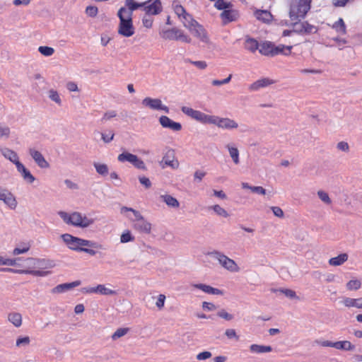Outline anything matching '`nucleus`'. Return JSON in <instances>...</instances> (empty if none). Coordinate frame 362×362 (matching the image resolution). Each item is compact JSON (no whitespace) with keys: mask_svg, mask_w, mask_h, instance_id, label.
<instances>
[{"mask_svg":"<svg viewBox=\"0 0 362 362\" xmlns=\"http://www.w3.org/2000/svg\"><path fill=\"white\" fill-rule=\"evenodd\" d=\"M181 110L187 116L202 124H214L219 128L229 130L237 129L238 127V124L234 119L230 118H223L214 115H206L199 110H196L187 106L182 107Z\"/></svg>","mask_w":362,"mask_h":362,"instance_id":"1","label":"nucleus"},{"mask_svg":"<svg viewBox=\"0 0 362 362\" xmlns=\"http://www.w3.org/2000/svg\"><path fill=\"white\" fill-rule=\"evenodd\" d=\"M58 215L66 224L75 227L86 228L94 223V219L89 218L78 211L69 214L66 211H60L58 212Z\"/></svg>","mask_w":362,"mask_h":362,"instance_id":"2","label":"nucleus"},{"mask_svg":"<svg viewBox=\"0 0 362 362\" xmlns=\"http://www.w3.org/2000/svg\"><path fill=\"white\" fill-rule=\"evenodd\" d=\"M117 16L120 21L118 33L126 37L132 36L134 34V28L132 19V12L125 8H121Z\"/></svg>","mask_w":362,"mask_h":362,"instance_id":"3","label":"nucleus"},{"mask_svg":"<svg viewBox=\"0 0 362 362\" xmlns=\"http://www.w3.org/2000/svg\"><path fill=\"white\" fill-rule=\"evenodd\" d=\"M312 0H293L290 6L289 17L291 21L303 18L310 8Z\"/></svg>","mask_w":362,"mask_h":362,"instance_id":"4","label":"nucleus"},{"mask_svg":"<svg viewBox=\"0 0 362 362\" xmlns=\"http://www.w3.org/2000/svg\"><path fill=\"white\" fill-rule=\"evenodd\" d=\"M127 211L132 212L135 217V219H132L129 216H127L130 220L135 221L134 224V228L139 230L141 233L149 234L151 230V224L144 219L143 216L139 211H136L132 208L127 206H122L121 208V213L124 214Z\"/></svg>","mask_w":362,"mask_h":362,"instance_id":"5","label":"nucleus"},{"mask_svg":"<svg viewBox=\"0 0 362 362\" xmlns=\"http://www.w3.org/2000/svg\"><path fill=\"white\" fill-rule=\"evenodd\" d=\"M27 269H20L14 271L10 268H2L1 271H8V272H14L18 274H32L35 276H45L49 272L37 270V259L33 257H29L25 259Z\"/></svg>","mask_w":362,"mask_h":362,"instance_id":"6","label":"nucleus"},{"mask_svg":"<svg viewBox=\"0 0 362 362\" xmlns=\"http://www.w3.org/2000/svg\"><path fill=\"white\" fill-rule=\"evenodd\" d=\"M209 255L216 259L225 269L230 272H238L240 271V267L237 263L223 253L218 250H214L209 252Z\"/></svg>","mask_w":362,"mask_h":362,"instance_id":"7","label":"nucleus"},{"mask_svg":"<svg viewBox=\"0 0 362 362\" xmlns=\"http://www.w3.org/2000/svg\"><path fill=\"white\" fill-rule=\"evenodd\" d=\"M189 31L204 46L210 47L212 45L213 43L209 37L208 32L202 25L197 23L195 24L194 27L191 28Z\"/></svg>","mask_w":362,"mask_h":362,"instance_id":"8","label":"nucleus"},{"mask_svg":"<svg viewBox=\"0 0 362 362\" xmlns=\"http://www.w3.org/2000/svg\"><path fill=\"white\" fill-rule=\"evenodd\" d=\"M118 161L121 163L129 162L132 163L135 168L139 170H146L147 168L144 162L139 158L136 155L132 154L129 152H123L117 156Z\"/></svg>","mask_w":362,"mask_h":362,"instance_id":"9","label":"nucleus"},{"mask_svg":"<svg viewBox=\"0 0 362 362\" xmlns=\"http://www.w3.org/2000/svg\"><path fill=\"white\" fill-rule=\"evenodd\" d=\"M294 33L300 34H313L317 32V28L308 23L307 21L301 22L300 20L292 21Z\"/></svg>","mask_w":362,"mask_h":362,"instance_id":"10","label":"nucleus"},{"mask_svg":"<svg viewBox=\"0 0 362 362\" xmlns=\"http://www.w3.org/2000/svg\"><path fill=\"white\" fill-rule=\"evenodd\" d=\"M141 103L144 107H148L153 110H163L166 113L169 112L168 107L163 105L161 100L158 98L146 97L142 100Z\"/></svg>","mask_w":362,"mask_h":362,"instance_id":"11","label":"nucleus"},{"mask_svg":"<svg viewBox=\"0 0 362 362\" xmlns=\"http://www.w3.org/2000/svg\"><path fill=\"white\" fill-rule=\"evenodd\" d=\"M0 200L3 201L11 209H15L17 206V201L13 194L6 189L0 190Z\"/></svg>","mask_w":362,"mask_h":362,"instance_id":"12","label":"nucleus"},{"mask_svg":"<svg viewBox=\"0 0 362 362\" xmlns=\"http://www.w3.org/2000/svg\"><path fill=\"white\" fill-rule=\"evenodd\" d=\"M30 156L34 160L35 163L40 168H49V163L46 160L43 155L37 150L30 148L28 150Z\"/></svg>","mask_w":362,"mask_h":362,"instance_id":"13","label":"nucleus"},{"mask_svg":"<svg viewBox=\"0 0 362 362\" xmlns=\"http://www.w3.org/2000/svg\"><path fill=\"white\" fill-rule=\"evenodd\" d=\"M159 122L163 128H168L175 132H179L182 129V125L180 123L174 122L165 115L160 117Z\"/></svg>","mask_w":362,"mask_h":362,"instance_id":"14","label":"nucleus"},{"mask_svg":"<svg viewBox=\"0 0 362 362\" xmlns=\"http://www.w3.org/2000/svg\"><path fill=\"white\" fill-rule=\"evenodd\" d=\"M0 153L6 159L13 163L16 167L21 163L17 153L11 148L0 146Z\"/></svg>","mask_w":362,"mask_h":362,"instance_id":"15","label":"nucleus"},{"mask_svg":"<svg viewBox=\"0 0 362 362\" xmlns=\"http://www.w3.org/2000/svg\"><path fill=\"white\" fill-rule=\"evenodd\" d=\"M61 238L67 245L69 248L72 250L81 251V249H83V247H80L78 245V237L73 236L69 233H65L61 235Z\"/></svg>","mask_w":362,"mask_h":362,"instance_id":"16","label":"nucleus"},{"mask_svg":"<svg viewBox=\"0 0 362 362\" xmlns=\"http://www.w3.org/2000/svg\"><path fill=\"white\" fill-rule=\"evenodd\" d=\"M192 288L202 290L203 292L211 295H223V291L204 284H192Z\"/></svg>","mask_w":362,"mask_h":362,"instance_id":"17","label":"nucleus"},{"mask_svg":"<svg viewBox=\"0 0 362 362\" xmlns=\"http://www.w3.org/2000/svg\"><path fill=\"white\" fill-rule=\"evenodd\" d=\"M144 11L147 16L157 15L162 11V5L160 0H153V2L148 5L144 6Z\"/></svg>","mask_w":362,"mask_h":362,"instance_id":"18","label":"nucleus"},{"mask_svg":"<svg viewBox=\"0 0 362 362\" xmlns=\"http://www.w3.org/2000/svg\"><path fill=\"white\" fill-rule=\"evenodd\" d=\"M164 162L165 165L171 167L173 169L179 168V162L175 158V153L173 150H168L163 157L162 163Z\"/></svg>","mask_w":362,"mask_h":362,"instance_id":"19","label":"nucleus"},{"mask_svg":"<svg viewBox=\"0 0 362 362\" xmlns=\"http://www.w3.org/2000/svg\"><path fill=\"white\" fill-rule=\"evenodd\" d=\"M81 284V281H75L71 283H66L59 284L51 291L52 293H62L66 291L71 290L76 286H80Z\"/></svg>","mask_w":362,"mask_h":362,"instance_id":"20","label":"nucleus"},{"mask_svg":"<svg viewBox=\"0 0 362 362\" xmlns=\"http://www.w3.org/2000/svg\"><path fill=\"white\" fill-rule=\"evenodd\" d=\"M274 81L268 78H260L252 83H251L248 89L250 91H257L260 88H265L271 84H272Z\"/></svg>","mask_w":362,"mask_h":362,"instance_id":"21","label":"nucleus"},{"mask_svg":"<svg viewBox=\"0 0 362 362\" xmlns=\"http://www.w3.org/2000/svg\"><path fill=\"white\" fill-rule=\"evenodd\" d=\"M342 304L348 308H356L362 310V298H352L349 297H345L341 301Z\"/></svg>","mask_w":362,"mask_h":362,"instance_id":"22","label":"nucleus"},{"mask_svg":"<svg viewBox=\"0 0 362 362\" xmlns=\"http://www.w3.org/2000/svg\"><path fill=\"white\" fill-rule=\"evenodd\" d=\"M7 320L16 328L20 327L23 324L22 315L18 312H11L8 313Z\"/></svg>","mask_w":362,"mask_h":362,"instance_id":"23","label":"nucleus"},{"mask_svg":"<svg viewBox=\"0 0 362 362\" xmlns=\"http://www.w3.org/2000/svg\"><path fill=\"white\" fill-rule=\"evenodd\" d=\"M17 170L21 174V176L23 178L28 182V183L31 184L35 180V177L30 173V172L23 165V163H20L16 166Z\"/></svg>","mask_w":362,"mask_h":362,"instance_id":"24","label":"nucleus"},{"mask_svg":"<svg viewBox=\"0 0 362 362\" xmlns=\"http://www.w3.org/2000/svg\"><path fill=\"white\" fill-rule=\"evenodd\" d=\"M274 45L270 42H264L259 45V52L262 55L274 57Z\"/></svg>","mask_w":362,"mask_h":362,"instance_id":"25","label":"nucleus"},{"mask_svg":"<svg viewBox=\"0 0 362 362\" xmlns=\"http://www.w3.org/2000/svg\"><path fill=\"white\" fill-rule=\"evenodd\" d=\"M349 259L347 253H341L338 256L332 257L329 259L328 263L332 267H339L344 264Z\"/></svg>","mask_w":362,"mask_h":362,"instance_id":"26","label":"nucleus"},{"mask_svg":"<svg viewBox=\"0 0 362 362\" xmlns=\"http://www.w3.org/2000/svg\"><path fill=\"white\" fill-rule=\"evenodd\" d=\"M226 148L228 149L229 155L234 164L238 165L240 163V153L238 148L233 144H226Z\"/></svg>","mask_w":362,"mask_h":362,"instance_id":"27","label":"nucleus"},{"mask_svg":"<svg viewBox=\"0 0 362 362\" xmlns=\"http://www.w3.org/2000/svg\"><path fill=\"white\" fill-rule=\"evenodd\" d=\"M250 351L254 354L269 353L272 351L271 346L260 345L257 344H251L249 347Z\"/></svg>","mask_w":362,"mask_h":362,"instance_id":"28","label":"nucleus"},{"mask_svg":"<svg viewBox=\"0 0 362 362\" xmlns=\"http://www.w3.org/2000/svg\"><path fill=\"white\" fill-rule=\"evenodd\" d=\"M236 17H237V13L235 11L230 10V9L224 10L221 13V18L224 24H226V23H228L230 22L235 21L236 19Z\"/></svg>","mask_w":362,"mask_h":362,"instance_id":"29","label":"nucleus"},{"mask_svg":"<svg viewBox=\"0 0 362 362\" xmlns=\"http://www.w3.org/2000/svg\"><path fill=\"white\" fill-rule=\"evenodd\" d=\"M355 348V346L348 340L335 341L334 349L337 350L352 351Z\"/></svg>","mask_w":362,"mask_h":362,"instance_id":"30","label":"nucleus"},{"mask_svg":"<svg viewBox=\"0 0 362 362\" xmlns=\"http://www.w3.org/2000/svg\"><path fill=\"white\" fill-rule=\"evenodd\" d=\"M180 20L182 22L184 27L188 29V30L191 28L194 27L195 24L198 23L195 19H194L192 16L187 12L182 16Z\"/></svg>","mask_w":362,"mask_h":362,"instance_id":"31","label":"nucleus"},{"mask_svg":"<svg viewBox=\"0 0 362 362\" xmlns=\"http://www.w3.org/2000/svg\"><path fill=\"white\" fill-rule=\"evenodd\" d=\"M160 199L169 207L178 208L180 206L177 199L170 194H162L160 196Z\"/></svg>","mask_w":362,"mask_h":362,"instance_id":"32","label":"nucleus"},{"mask_svg":"<svg viewBox=\"0 0 362 362\" xmlns=\"http://www.w3.org/2000/svg\"><path fill=\"white\" fill-rule=\"evenodd\" d=\"M255 16L263 23H269L272 20V15L266 10L257 11L255 12Z\"/></svg>","mask_w":362,"mask_h":362,"instance_id":"33","label":"nucleus"},{"mask_svg":"<svg viewBox=\"0 0 362 362\" xmlns=\"http://www.w3.org/2000/svg\"><path fill=\"white\" fill-rule=\"evenodd\" d=\"M78 245L80 247H90L99 250H103V246L98 243L78 238Z\"/></svg>","mask_w":362,"mask_h":362,"instance_id":"34","label":"nucleus"},{"mask_svg":"<svg viewBox=\"0 0 362 362\" xmlns=\"http://www.w3.org/2000/svg\"><path fill=\"white\" fill-rule=\"evenodd\" d=\"M55 266L54 262L50 259H37V270L51 269Z\"/></svg>","mask_w":362,"mask_h":362,"instance_id":"35","label":"nucleus"},{"mask_svg":"<svg viewBox=\"0 0 362 362\" xmlns=\"http://www.w3.org/2000/svg\"><path fill=\"white\" fill-rule=\"evenodd\" d=\"M292 49V46H286L283 45H279L278 46L274 45V56H276L279 54H283L284 55H288L291 53Z\"/></svg>","mask_w":362,"mask_h":362,"instance_id":"36","label":"nucleus"},{"mask_svg":"<svg viewBox=\"0 0 362 362\" xmlns=\"http://www.w3.org/2000/svg\"><path fill=\"white\" fill-rule=\"evenodd\" d=\"M245 49L250 51L251 52H255L256 50H259V45L258 42L253 38H247L245 40Z\"/></svg>","mask_w":362,"mask_h":362,"instance_id":"37","label":"nucleus"},{"mask_svg":"<svg viewBox=\"0 0 362 362\" xmlns=\"http://www.w3.org/2000/svg\"><path fill=\"white\" fill-rule=\"evenodd\" d=\"M47 96L52 101L54 102L57 105H62V99L59 96V93L56 90L53 88L49 89L47 92Z\"/></svg>","mask_w":362,"mask_h":362,"instance_id":"38","label":"nucleus"},{"mask_svg":"<svg viewBox=\"0 0 362 362\" xmlns=\"http://www.w3.org/2000/svg\"><path fill=\"white\" fill-rule=\"evenodd\" d=\"M96 172L102 175V176H106L109 173V168L107 165L105 163H94L93 164Z\"/></svg>","mask_w":362,"mask_h":362,"instance_id":"39","label":"nucleus"},{"mask_svg":"<svg viewBox=\"0 0 362 362\" xmlns=\"http://www.w3.org/2000/svg\"><path fill=\"white\" fill-rule=\"evenodd\" d=\"M177 30L178 28H173L163 31L162 37L165 40H176L177 33L175 31Z\"/></svg>","mask_w":362,"mask_h":362,"instance_id":"40","label":"nucleus"},{"mask_svg":"<svg viewBox=\"0 0 362 362\" xmlns=\"http://www.w3.org/2000/svg\"><path fill=\"white\" fill-rule=\"evenodd\" d=\"M149 1H146L144 3H136L133 0H126L125 4L126 6L129 8L127 11H130L132 13L133 11L139 8V7L144 6Z\"/></svg>","mask_w":362,"mask_h":362,"instance_id":"41","label":"nucleus"},{"mask_svg":"<svg viewBox=\"0 0 362 362\" xmlns=\"http://www.w3.org/2000/svg\"><path fill=\"white\" fill-rule=\"evenodd\" d=\"M115 136V132L112 129H107L105 132L101 133V139L105 144L110 143Z\"/></svg>","mask_w":362,"mask_h":362,"instance_id":"42","label":"nucleus"},{"mask_svg":"<svg viewBox=\"0 0 362 362\" xmlns=\"http://www.w3.org/2000/svg\"><path fill=\"white\" fill-rule=\"evenodd\" d=\"M209 209H212L217 215L227 218L229 216L228 213L223 207L218 204H215L209 207Z\"/></svg>","mask_w":362,"mask_h":362,"instance_id":"43","label":"nucleus"},{"mask_svg":"<svg viewBox=\"0 0 362 362\" xmlns=\"http://www.w3.org/2000/svg\"><path fill=\"white\" fill-rule=\"evenodd\" d=\"M97 293L105 295V296H110L115 295L116 293L115 291H113L109 288H107L103 284H99L97 286Z\"/></svg>","mask_w":362,"mask_h":362,"instance_id":"44","label":"nucleus"},{"mask_svg":"<svg viewBox=\"0 0 362 362\" xmlns=\"http://www.w3.org/2000/svg\"><path fill=\"white\" fill-rule=\"evenodd\" d=\"M346 286L349 291H357L361 286V281L358 279H351L346 283Z\"/></svg>","mask_w":362,"mask_h":362,"instance_id":"45","label":"nucleus"},{"mask_svg":"<svg viewBox=\"0 0 362 362\" xmlns=\"http://www.w3.org/2000/svg\"><path fill=\"white\" fill-rule=\"evenodd\" d=\"M173 8L175 13H176V15L178 16V18L180 19H181L182 16H184L187 13L186 10L184 8V7L182 5L179 4V3L177 1H174L173 3Z\"/></svg>","mask_w":362,"mask_h":362,"instance_id":"46","label":"nucleus"},{"mask_svg":"<svg viewBox=\"0 0 362 362\" xmlns=\"http://www.w3.org/2000/svg\"><path fill=\"white\" fill-rule=\"evenodd\" d=\"M175 32L177 33L176 40H180L185 43H191L192 38L187 34H185L182 30L178 29Z\"/></svg>","mask_w":362,"mask_h":362,"instance_id":"47","label":"nucleus"},{"mask_svg":"<svg viewBox=\"0 0 362 362\" xmlns=\"http://www.w3.org/2000/svg\"><path fill=\"white\" fill-rule=\"evenodd\" d=\"M333 28L336 30L337 32L344 35L346 33V25L342 18H339L337 22L333 25Z\"/></svg>","mask_w":362,"mask_h":362,"instance_id":"48","label":"nucleus"},{"mask_svg":"<svg viewBox=\"0 0 362 362\" xmlns=\"http://www.w3.org/2000/svg\"><path fill=\"white\" fill-rule=\"evenodd\" d=\"M129 332V328H119L117 329L111 336V338L113 341H115L127 334Z\"/></svg>","mask_w":362,"mask_h":362,"instance_id":"49","label":"nucleus"},{"mask_svg":"<svg viewBox=\"0 0 362 362\" xmlns=\"http://www.w3.org/2000/svg\"><path fill=\"white\" fill-rule=\"evenodd\" d=\"M30 343V339L28 336L19 337L16 341V346L17 347L28 346Z\"/></svg>","mask_w":362,"mask_h":362,"instance_id":"50","label":"nucleus"},{"mask_svg":"<svg viewBox=\"0 0 362 362\" xmlns=\"http://www.w3.org/2000/svg\"><path fill=\"white\" fill-rule=\"evenodd\" d=\"M134 240V237L131 234V232L128 230H125L120 236V242L122 243H126Z\"/></svg>","mask_w":362,"mask_h":362,"instance_id":"51","label":"nucleus"},{"mask_svg":"<svg viewBox=\"0 0 362 362\" xmlns=\"http://www.w3.org/2000/svg\"><path fill=\"white\" fill-rule=\"evenodd\" d=\"M317 196L319 199L325 204H330L332 203V200L326 192L323 190H319L317 191Z\"/></svg>","mask_w":362,"mask_h":362,"instance_id":"52","label":"nucleus"},{"mask_svg":"<svg viewBox=\"0 0 362 362\" xmlns=\"http://www.w3.org/2000/svg\"><path fill=\"white\" fill-rule=\"evenodd\" d=\"M38 51L40 54L45 57H49L52 56L54 52V49L52 47H47V46H40L38 48Z\"/></svg>","mask_w":362,"mask_h":362,"instance_id":"53","label":"nucleus"},{"mask_svg":"<svg viewBox=\"0 0 362 362\" xmlns=\"http://www.w3.org/2000/svg\"><path fill=\"white\" fill-rule=\"evenodd\" d=\"M217 316L227 321L233 320V315L228 313L226 310L221 309L217 313Z\"/></svg>","mask_w":362,"mask_h":362,"instance_id":"54","label":"nucleus"},{"mask_svg":"<svg viewBox=\"0 0 362 362\" xmlns=\"http://www.w3.org/2000/svg\"><path fill=\"white\" fill-rule=\"evenodd\" d=\"M231 4L230 2H226L224 0H217L215 3V6L218 10H226L231 7Z\"/></svg>","mask_w":362,"mask_h":362,"instance_id":"55","label":"nucleus"},{"mask_svg":"<svg viewBox=\"0 0 362 362\" xmlns=\"http://www.w3.org/2000/svg\"><path fill=\"white\" fill-rule=\"evenodd\" d=\"M117 116V114L115 110H109V111L105 112L103 114V115L101 118V121L105 122L110 121L111 119H112L114 117H116Z\"/></svg>","mask_w":362,"mask_h":362,"instance_id":"56","label":"nucleus"},{"mask_svg":"<svg viewBox=\"0 0 362 362\" xmlns=\"http://www.w3.org/2000/svg\"><path fill=\"white\" fill-rule=\"evenodd\" d=\"M281 293H284L286 297L291 299H297L299 300V298L297 296L296 293L288 288H284L279 290Z\"/></svg>","mask_w":362,"mask_h":362,"instance_id":"57","label":"nucleus"},{"mask_svg":"<svg viewBox=\"0 0 362 362\" xmlns=\"http://www.w3.org/2000/svg\"><path fill=\"white\" fill-rule=\"evenodd\" d=\"M66 88L69 92H80L77 83L74 81H68L66 83Z\"/></svg>","mask_w":362,"mask_h":362,"instance_id":"58","label":"nucleus"},{"mask_svg":"<svg viewBox=\"0 0 362 362\" xmlns=\"http://www.w3.org/2000/svg\"><path fill=\"white\" fill-rule=\"evenodd\" d=\"M337 150L345 153H348L350 150L349 145L346 141H339L337 143Z\"/></svg>","mask_w":362,"mask_h":362,"instance_id":"59","label":"nucleus"},{"mask_svg":"<svg viewBox=\"0 0 362 362\" xmlns=\"http://www.w3.org/2000/svg\"><path fill=\"white\" fill-rule=\"evenodd\" d=\"M98 8L94 6H88L86 8V13L90 17H95L98 14Z\"/></svg>","mask_w":362,"mask_h":362,"instance_id":"60","label":"nucleus"},{"mask_svg":"<svg viewBox=\"0 0 362 362\" xmlns=\"http://www.w3.org/2000/svg\"><path fill=\"white\" fill-rule=\"evenodd\" d=\"M189 62L201 70H204V69H206V67H207V63L205 61L189 60Z\"/></svg>","mask_w":362,"mask_h":362,"instance_id":"61","label":"nucleus"},{"mask_svg":"<svg viewBox=\"0 0 362 362\" xmlns=\"http://www.w3.org/2000/svg\"><path fill=\"white\" fill-rule=\"evenodd\" d=\"M212 354L210 351H206L198 354L196 356V358L198 361H204L210 358Z\"/></svg>","mask_w":362,"mask_h":362,"instance_id":"62","label":"nucleus"},{"mask_svg":"<svg viewBox=\"0 0 362 362\" xmlns=\"http://www.w3.org/2000/svg\"><path fill=\"white\" fill-rule=\"evenodd\" d=\"M225 335L228 339H235L236 340L239 339V337L237 335L236 332L234 329H227L225 331Z\"/></svg>","mask_w":362,"mask_h":362,"instance_id":"63","label":"nucleus"},{"mask_svg":"<svg viewBox=\"0 0 362 362\" xmlns=\"http://www.w3.org/2000/svg\"><path fill=\"white\" fill-rule=\"evenodd\" d=\"M139 182L144 185L146 189H149L151 187V182L150 180L144 176H139Z\"/></svg>","mask_w":362,"mask_h":362,"instance_id":"64","label":"nucleus"}]
</instances>
